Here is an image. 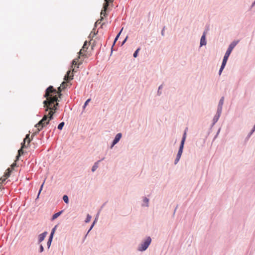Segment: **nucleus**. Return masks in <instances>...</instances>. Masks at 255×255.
Returning <instances> with one entry per match:
<instances>
[{
	"mask_svg": "<svg viewBox=\"0 0 255 255\" xmlns=\"http://www.w3.org/2000/svg\"><path fill=\"white\" fill-rule=\"evenodd\" d=\"M43 250H44V248H43L42 245H41L40 246V253L42 252L43 251Z\"/></svg>",
	"mask_w": 255,
	"mask_h": 255,
	"instance_id": "nucleus-35",
	"label": "nucleus"
},
{
	"mask_svg": "<svg viewBox=\"0 0 255 255\" xmlns=\"http://www.w3.org/2000/svg\"><path fill=\"white\" fill-rule=\"evenodd\" d=\"M98 167V162H96L92 168V172H94Z\"/></svg>",
	"mask_w": 255,
	"mask_h": 255,
	"instance_id": "nucleus-20",
	"label": "nucleus"
},
{
	"mask_svg": "<svg viewBox=\"0 0 255 255\" xmlns=\"http://www.w3.org/2000/svg\"><path fill=\"white\" fill-rule=\"evenodd\" d=\"M63 199L66 203H68V197L67 195H64L63 197Z\"/></svg>",
	"mask_w": 255,
	"mask_h": 255,
	"instance_id": "nucleus-25",
	"label": "nucleus"
},
{
	"mask_svg": "<svg viewBox=\"0 0 255 255\" xmlns=\"http://www.w3.org/2000/svg\"><path fill=\"white\" fill-rule=\"evenodd\" d=\"M253 5L255 4V1H254V2L253 3Z\"/></svg>",
	"mask_w": 255,
	"mask_h": 255,
	"instance_id": "nucleus-42",
	"label": "nucleus"
},
{
	"mask_svg": "<svg viewBox=\"0 0 255 255\" xmlns=\"http://www.w3.org/2000/svg\"><path fill=\"white\" fill-rule=\"evenodd\" d=\"M11 169H10L9 168H8L5 173L4 176L5 177V179H7L8 177H9L10 175V173L11 172Z\"/></svg>",
	"mask_w": 255,
	"mask_h": 255,
	"instance_id": "nucleus-13",
	"label": "nucleus"
},
{
	"mask_svg": "<svg viewBox=\"0 0 255 255\" xmlns=\"http://www.w3.org/2000/svg\"><path fill=\"white\" fill-rule=\"evenodd\" d=\"M151 240L150 237H148L144 242L141 244L139 247L138 250L140 251H145L149 246L151 243Z\"/></svg>",
	"mask_w": 255,
	"mask_h": 255,
	"instance_id": "nucleus-5",
	"label": "nucleus"
},
{
	"mask_svg": "<svg viewBox=\"0 0 255 255\" xmlns=\"http://www.w3.org/2000/svg\"><path fill=\"white\" fill-rule=\"evenodd\" d=\"M140 50V48H138L136 49V50L134 52V53H133V57H136L137 56V54H138V53L139 52V51Z\"/></svg>",
	"mask_w": 255,
	"mask_h": 255,
	"instance_id": "nucleus-27",
	"label": "nucleus"
},
{
	"mask_svg": "<svg viewBox=\"0 0 255 255\" xmlns=\"http://www.w3.org/2000/svg\"><path fill=\"white\" fill-rule=\"evenodd\" d=\"M52 238H52V237H49V239L48 240V241L47 242V246L48 248L50 247L51 245Z\"/></svg>",
	"mask_w": 255,
	"mask_h": 255,
	"instance_id": "nucleus-23",
	"label": "nucleus"
},
{
	"mask_svg": "<svg viewBox=\"0 0 255 255\" xmlns=\"http://www.w3.org/2000/svg\"><path fill=\"white\" fill-rule=\"evenodd\" d=\"M67 86V83L66 82H63L61 84L60 86L62 87V89H64Z\"/></svg>",
	"mask_w": 255,
	"mask_h": 255,
	"instance_id": "nucleus-21",
	"label": "nucleus"
},
{
	"mask_svg": "<svg viewBox=\"0 0 255 255\" xmlns=\"http://www.w3.org/2000/svg\"><path fill=\"white\" fill-rule=\"evenodd\" d=\"M205 32H204L200 40V45L203 46L206 44V39H205Z\"/></svg>",
	"mask_w": 255,
	"mask_h": 255,
	"instance_id": "nucleus-10",
	"label": "nucleus"
},
{
	"mask_svg": "<svg viewBox=\"0 0 255 255\" xmlns=\"http://www.w3.org/2000/svg\"><path fill=\"white\" fill-rule=\"evenodd\" d=\"M224 67H225V66H223L221 65V68H220V70H219V74L220 75L221 74L223 70Z\"/></svg>",
	"mask_w": 255,
	"mask_h": 255,
	"instance_id": "nucleus-34",
	"label": "nucleus"
},
{
	"mask_svg": "<svg viewBox=\"0 0 255 255\" xmlns=\"http://www.w3.org/2000/svg\"><path fill=\"white\" fill-rule=\"evenodd\" d=\"M63 90V89H62V88L61 86H60L58 88V90L57 91L56 90V96L57 97L58 96V97L59 98H60V96L62 95L61 93Z\"/></svg>",
	"mask_w": 255,
	"mask_h": 255,
	"instance_id": "nucleus-14",
	"label": "nucleus"
},
{
	"mask_svg": "<svg viewBox=\"0 0 255 255\" xmlns=\"http://www.w3.org/2000/svg\"><path fill=\"white\" fill-rule=\"evenodd\" d=\"M223 102H224V97H222V98L220 99L219 103V107H220L221 108V109L222 108V106L223 104Z\"/></svg>",
	"mask_w": 255,
	"mask_h": 255,
	"instance_id": "nucleus-22",
	"label": "nucleus"
},
{
	"mask_svg": "<svg viewBox=\"0 0 255 255\" xmlns=\"http://www.w3.org/2000/svg\"><path fill=\"white\" fill-rule=\"evenodd\" d=\"M122 136V134L121 133H119L116 135V137H115L114 140H113L112 145H111V148H112L113 147V146L119 141V140L121 139Z\"/></svg>",
	"mask_w": 255,
	"mask_h": 255,
	"instance_id": "nucleus-8",
	"label": "nucleus"
},
{
	"mask_svg": "<svg viewBox=\"0 0 255 255\" xmlns=\"http://www.w3.org/2000/svg\"><path fill=\"white\" fill-rule=\"evenodd\" d=\"M53 115L54 112L53 111H49L47 113L45 112V114L42 119L35 125L38 131L41 130L43 127L49 123L50 121L53 118Z\"/></svg>",
	"mask_w": 255,
	"mask_h": 255,
	"instance_id": "nucleus-2",
	"label": "nucleus"
},
{
	"mask_svg": "<svg viewBox=\"0 0 255 255\" xmlns=\"http://www.w3.org/2000/svg\"><path fill=\"white\" fill-rule=\"evenodd\" d=\"M15 166H16V163H12V165H11V169H13Z\"/></svg>",
	"mask_w": 255,
	"mask_h": 255,
	"instance_id": "nucleus-38",
	"label": "nucleus"
},
{
	"mask_svg": "<svg viewBox=\"0 0 255 255\" xmlns=\"http://www.w3.org/2000/svg\"><path fill=\"white\" fill-rule=\"evenodd\" d=\"M91 216L88 214V215H87V218H86V219L85 222H86V223H88V222H90V220H91Z\"/></svg>",
	"mask_w": 255,
	"mask_h": 255,
	"instance_id": "nucleus-30",
	"label": "nucleus"
},
{
	"mask_svg": "<svg viewBox=\"0 0 255 255\" xmlns=\"http://www.w3.org/2000/svg\"><path fill=\"white\" fill-rule=\"evenodd\" d=\"M186 132H185L184 133V135L183 136L181 142V144H180V147H179V150H178V153H177V155L176 156V158L175 160V164H177L178 163V162L179 161L181 156L182 155V153L183 152V147H184V142H185V139H186Z\"/></svg>",
	"mask_w": 255,
	"mask_h": 255,
	"instance_id": "nucleus-3",
	"label": "nucleus"
},
{
	"mask_svg": "<svg viewBox=\"0 0 255 255\" xmlns=\"http://www.w3.org/2000/svg\"><path fill=\"white\" fill-rule=\"evenodd\" d=\"M44 97L46 98V100L43 102L45 112L53 111L54 114L57 109L56 107L58 105L57 102L58 97L56 96V90L52 86H49L46 90Z\"/></svg>",
	"mask_w": 255,
	"mask_h": 255,
	"instance_id": "nucleus-1",
	"label": "nucleus"
},
{
	"mask_svg": "<svg viewBox=\"0 0 255 255\" xmlns=\"http://www.w3.org/2000/svg\"><path fill=\"white\" fill-rule=\"evenodd\" d=\"M47 234V233L46 232H45L39 235V239H38L39 243L41 242L42 241H43L44 240V239L45 238Z\"/></svg>",
	"mask_w": 255,
	"mask_h": 255,
	"instance_id": "nucleus-11",
	"label": "nucleus"
},
{
	"mask_svg": "<svg viewBox=\"0 0 255 255\" xmlns=\"http://www.w3.org/2000/svg\"><path fill=\"white\" fill-rule=\"evenodd\" d=\"M6 179H5V177L3 176V177H1L0 178V184H2L4 181H5Z\"/></svg>",
	"mask_w": 255,
	"mask_h": 255,
	"instance_id": "nucleus-31",
	"label": "nucleus"
},
{
	"mask_svg": "<svg viewBox=\"0 0 255 255\" xmlns=\"http://www.w3.org/2000/svg\"><path fill=\"white\" fill-rule=\"evenodd\" d=\"M229 57V56L225 54L224 58H223V60L222 62V66H225Z\"/></svg>",
	"mask_w": 255,
	"mask_h": 255,
	"instance_id": "nucleus-16",
	"label": "nucleus"
},
{
	"mask_svg": "<svg viewBox=\"0 0 255 255\" xmlns=\"http://www.w3.org/2000/svg\"><path fill=\"white\" fill-rule=\"evenodd\" d=\"M233 49L234 48L233 47H232L231 46H230L229 45V46L228 48V50H227V51L225 53V55H227L229 56Z\"/></svg>",
	"mask_w": 255,
	"mask_h": 255,
	"instance_id": "nucleus-17",
	"label": "nucleus"
},
{
	"mask_svg": "<svg viewBox=\"0 0 255 255\" xmlns=\"http://www.w3.org/2000/svg\"><path fill=\"white\" fill-rule=\"evenodd\" d=\"M82 48L85 49V51H86V49H87L88 47H87V41L85 42V43L82 47Z\"/></svg>",
	"mask_w": 255,
	"mask_h": 255,
	"instance_id": "nucleus-29",
	"label": "nucleus"
},
{
	"mask_svg": "<svg viewBox=\"0 0 255 255\" xmlns=\"http://www.w3.org/2000/svg\"><path fill=\"white\" fill-rule=\"evenodd\" d=\"M73 73H71V71L69 70L66 75H65L64 77V80L65 81H68V80H71L73 79Z\"/></svg>",
	"mask_w": 255,
	"mask_h": 255,
	"instance_id": "nucleus-9",
	"label": "nucleus"
},
{
	"mask_svg": "<svg viewBox=\"0 0 255 255\" xmlns=\"http://www.w3.org/2000/svg\"><path fill=\"white\" fill-rule=\"evenodd\" d=\"M23 154V148H22V147H21V148L20 149H19L18 151V155L16 156V160H18L19 157Z\"/></svg>",
	"mask_w": 255,
	"mask_h": 255,
	"instance_id": "nucleus-18",
	"label": "nucleus"
},
{
	"mask_svg": "<svg viewBox=\"0 0 255 255\" xmlns=\"http://www.w3.org/2000/svg\"><path fill=\"white\" fill-rule=\"evenodd\" d=\"M255 126L254 127V129H253L252 132H254L255 131Z\"/></svg>",
	"mask_w": 255,
	"mask_h": 255,
	"instance_id": "nucleus-40",
	"label": "nucleus"
},
{
	"mask_svg": "<svg viewBox=\"0 0 255 255\" xmlns=\"http://www.w3.org/2000/svg\"><path fill=\"white\" fill-rule=\"evenodd\" d=\"M61 214V212H59L58 213H56L55 214H54L53 216H52V219L53 220H55V219H56L59 216H60V215Z\"/></svg>",
	"mask_w": 255,
	"mask_h": 255,
	"instance_id": "nucleus-19",
	"label": "nucleus"
},
{
	"mask_svg": "<svg viewBox=\"0 0 255 255\" xmlns=\"http://www.w3.org/2000/svg\"><path fill=\"white\" fill-rule=\"evenodd\" d=\"M11 169H10L9 168H8L5 173L4 176L5 177V179H7L8 177H9L10 175V173L11 172Z\"/></svg>",
	"mask_w": 255,
	"mask_h": 255,
	"instance_id": "nucleus-12",
	"label": "nucleus"
},
{
	"mask_svg": "<svg viewBox=\"0 0 255 255\" xmlns=\"http://www.w3.org/2000/svg\"><path fill=\"white\" fill-rule=\"evenodd\" d=\"M91 101V99H88L85 103L84 104V108H85L87 105L88 104V103L90 102V101Z\"/></svg>",
	"mask_w": 255,
	"mask_h": 255,
	"instance_id": "nucleus-32",
	"label": "nucleus"
},
{
	"mask_svg": "<svg viewBox=\"0 0 255 255\" xmlns=\"http://www.w3.org/2000/svg\"><path fill=\"white\" fill-rule=\"evenodd\" d=\"M128 38V37H127L124 40L123 42V44L126 41L127 39Z\"/></svg>",
	"mask_w": 255,
	"mask_h": 255,
	"instance_id": "nucleus-39",
	"label": "nucleus"
},
{
	"mask_svg": "<svg viewBox=\"0 0 255 255\" xmlns=\"http://www.w3.org/2000/svg\"><path fill=\"white\" fill-rule=\"evenodd\" d=\"M143 201L145 203H148V199L147 198H145L143 200Z\"/></svg>",
	"mask_w": 255,
	"mask_h": 255,
	"instance_id": "nucleus-36",
	"label": "nucleus"
},
{
	"mask_svg": "<svg viewBox=\"0 0 255 255\" xmlns=\"http://www.w3.org/2000/svg\"><path fill=\"white\" fill-rule=\"evenodd\" d=\"M64 125V122L61 123L60 124H59V125L58 126V128L60 130H61L63 127Z\"/></svg>",
	"mask_w": 255,
	"mask_h": 255,
	"instance_id": "nucleus-24",
	"label": "nucleus"
},
{
	"mask_svg": "<svg viewBox=\"0 0 255 255\" xmlns=\"http://www.w3.org/2000/svg\"><path fill=\"white\" fill-rule=\"evenodd\" d=\"M43 184H44V183H43V184L41 185V186L40 189L39 191V193H38V195H39V194H40V192L41 191V190H42V188H43Z\"/></svg>",
	"mask_w": 255,
	"mask_h": 255,
	"instance_id": "nucleus-37",
	"label": "nucleus"
},
{
	"mask_svg": "<svg viewBox=\"0 0 255 255\" xmlns=\"http://www.w3.org/2000/svg\"><path fill=\"white\" fill-rule=\"evenodd\" d=\"M238 42V41H234L232 43H231L230 46L234 48L236 46V45L237 44Z\"/></svg>",
	"mask_w": 255,
	"mask_h": 255,
	"instance_id": "nucleus-26",
	"label": "nucleus"
},
{
	"mask_svg": "<svg viewBox=\"0 0 255 255\" xmlns=\"http://www.w3.org/2000/svg\"><path fill=\"white\" fill-rule=\"evenodd\" d=\"M94 223H95V222H94ZM94 223H93V225H92V226H91V229H91L93 228V226H94Z\"/></svg>",
	"mask_w": 255,
	"mask_h": 255,
	"instance_id": "nucleus-41",
	"label": "nucleus"
},
{
	"mask_svg": "<svg viewBox=\"0 0 255 255\" xmlns=\"http://www.w3.org/2000/svg\"><path fill=\"white\" fill-rule=\"evenodd\" d=\"M29 134H27L26 135L25 138L24 139L23 142L21 143L22 144V148H24L26 147V142H27V144L28 145L31 141V139L29 138Z\"/></svg>",
	"mask_w": 255,
	"mask_h": 255,
	"instance_id": "nucleus-7",
	"label": "nucleus"
},
{
	"mask_svg": "<svg viewBox=\"0 0 255 255\" xmlns=\"http://www.w3.org/2000/svg\"><path fill=\"white\" fill-rule=\"evenodd\" d=\"M56 226H55L54 227V228L52 229V231H51V234H50V237H52V238H53V235L55 233V230H56Z\"/></svg>",
	"mask_w": 255,
	"mask_h": 255,
	"instance_id": "nucleus-28",
	"label": "nucleus"
},
{
	"mask_svg": "<svg viewBox=\"0 0 255 255\" xmlns=\"http://www.w3.org/2000/svg\"><path fill=\"white\" fill-rule=\"evenodd\" d=\"M85 51V49H84L83 48H82L79 52L78 57L73 60L72 63V66H71V68L72 69L73 72H74V71L75 72V69L73 68L74 65H76L77 64H78L79 65L82 64V61H79V59L80 58V57H83L85 55V53H84Z\"/></svg>",
	"mask_w": 255,
	"mask_h": 255,
	"instance_id": "nucleus-4",
	"label": "nucleus"
},
{
	"mask_svg": "<svg viewBox=\"0 0 255 255\" xmlns=\"http://www.w3.org/2000/svg\"><path fill=\"white\" fill-rule=\"evenodd\" d=\"M121 30H122V29ZM121 32H122V31H121L119 33V34L117 35V36H116V37L115 38V40H114V44H115V43H116V41L118 40V38H119V36H120V34H121Z\"/></svg>",
	"mask_w": 255,
	"mask_h": 255,
	"instance_id": "nucleus-33",
	"label": "nucleus"
},
{
	"mask_svg": "<svg viewBox=\"0 0 255 255\" xmlns=\"http://www.w3.org/2000/svg\"><path fill=\"white\" fill-rule=\"evenodd\" d=\"M105 2L104 4L103 9H102L101 12V16L103 15L104 16H105L106 11L109 6V2H108V0H105ZM102 19H103V17L101 16V18L100 20H102Z\"/></svg>",
	"mask_w": 255,
	"mask_h": 255,
	"instance_id": "nucleus-6",
	"label": "nucleus"
},
{
	"mask_svg": "<svg viewBox=\"0 0 255 255\" xmlns=\"http://www.w3.org/2000/svg\"><path fill=\"white\" fill-rule=\"evenodd\" d=\"M229 57V56L225 54L224 58H223V60L222 62V66H225Z\"/></svg>",
	"mask_w": 255,
	"mask_h": 255,
	"instance_id": "nucleus-15",
	"label": "nucleus"
}]
</instances>
